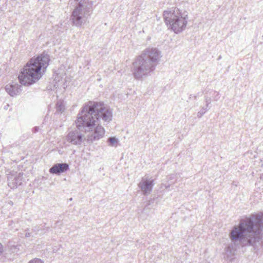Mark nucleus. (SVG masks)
<instances>
[{"mask_svg": "<svg viewBox=\"0 0 263 263\" xmlns=\"http://www.w3.org/2000/svg\"><path fill=\"white\" fill-rule=\"evenodd\" d=\"M112 111L102 102H89L78 115L76 121L77 127L88 133V141L93 142L102 138L104 128L100 125L101 121L109 123L112 120Z\"/></svg>", "mask_w": 263, "mask_h": 263, "instance_id": "1", "label": "nucleus"}, {"mask_svg": "<svg viewBox=\"0 0 263 263\" xmlns=\"http://www.w3.org/2000/svg\"><path fill=\"white\" fill-rule=\"evenodd\" d=\"M263 234V213L252 215L240 220L238 226L234 227L230 233L231 240L239 242L243 247L252 246L258 250L261 246Z\"/></svg>", "mask_w": 263, "mask_h": 263, "instance_id": "2", "label": "nucleus"}, {"mask_svg": "<svg viewBox=\"0 0 263 263\" xmlns=\"http://www.w3.org/2000/svg\"><path fill=\"white\" fill-rule=\"evenodd\" d=\"M49 62V57L45 52L31 59L18 76L20 83L28 86L35 83L42 77Z\"/></svg>", "mask_w": 263, "mask_h": 263, "instance_id": "3", "label": "nucleus"}, {"mask_svg": "<svg viewBox=\"0 0 263 263\" xmlns=\"http://www.w3.org/2000/svg\"><path fill=\"white\" fill-rule=\"evenodd\" d=\"M163 19L168 29L174 33H180L186 28L187 12L177 8H172L163 12Z\"/></svg>", "mask_w": 263, "mask_h": 263, "instance_id": "4", "label": "nucleus"}, {"mask_svg": "<svg viewBox=\"0 0 263 263\" xmlns=\"http://www.w3.org/2000/svg\"><path fill=\"white\" fill-rule=\"evenodd\" d=\"M143 57L141 55L138 57L133 65V74L138 80H142L144 78L150 76L156 69L155 65Z\"/></svg>", "mask_w": 263, "mask_h": 263, "instance_id": "5", "label": "nucleus"}, {"mask_svg": "<svg viewBox=\"0 0 263 263\" xmlns=\"http://www.w3.org/2000/svg\"><path fill=\"white\" fill-rule=\"evenodd\" d=\"M75 7L72 11L71 18L74 25L80 27L85 22V15H89L87 10L88 0H74Z\"/></svg>", "mask_w": 263, "mask_h": 263, "instance_id": "6", "label": "nucleus"}, {"mask_svg": "<svg viewBox=\"0 0 263 263\" xmlns=\"http://www.w3.org/2000/svg\"><path fill=\"white\" fill-rule=\"evenodd\" d=\"M140 55L148 60L155 67H156L162 57L161 51L154 47H148L145 49Z\"/></svg>", "mask_w": 263, "mask_h": 263, "instance_id": "7", "label": "nucleus"}, {"mask_svg": "<svg viewBox=\"0 0 263 263\" xmlns=\"http://www.w3.org/2000/svg\"><path fill=\"white\" fill-rule=\"evenodd\" d=\"M155 183L154 179L152 178L143 177L141 181L138 184V186L140 188L144 195H149L152 191Z\"/></svg>", "mask_w": 263, "mask_h": 263, "instance_id": "8", "label": "nucleus"}, {"mask_svg": "<svg viewBox=\"0 0 263 263\" xmlns=\"http://www.w3.org/2000/svg\"><path fill=\"white\" fill-rule=\"evenodd\" d=\"M22 173L13 172L8 174V185L11 189L16 188L22 184Z\"/></svg>", "mask_w": 263, "mask_h": 263, "instance_id": "9", "label": "nucleus"}, {"mask_svg": "<svg viewBox=\"0 0 263 263\" xmlns=\"http://www.w3.org/2000/svg\"><path fill=\"white\" fill-rule=\"evenodd\" d=\"M67 141L73 145H80L83 140L82 135L77 130L70 132L66 136Z\"/></svg>", "mask_w": 263, "mask_h": 263, "instance_id": "10", "label": "nucleus"}, {"mask_svg": "<svg viewBox=\"0 0 263 263\" xmlns=\"http://www.w3.org/2000/svg\"><path fill=\"white\" fill-rule=\"evenodd\" d=\"M6 91L12 97L20 94L21 86L16 83L7 84L5 87Z\"/></svg>", "mask_w": 263, "mask_h": 263, "instance_id": "11", "label": "nucleus"}, {"mask_svg": "<svg viewBox=\"0 0 263 263\" xmlns=\"http://www.w3.org/2000/svg\"><path fill=\"white\" fill-rule=\"evenodd\" d=\"M69 166L67 163H58L53 165L50 169L51 174L59 175L68 170Z\"/></svg>", "mask_w": 263, "mask_h": 263, "instance_id": "12", "label": "nucleus"}, {"mask_svg": "<svg viewBox=\"0 0 263 263\" xmlns=\"http://www.w3.org/2000/svg\"><path fill=\"white\" fill-rule=\"evenodd\" d=\"M56 108L58 112L62 113L65 109V106L63 102L61 101H58L56 105Z\"/></svg>", "mask_w": 263, "mask_h": 263, "instance_id": "13", "label": "nucleus"}, {"mask_svg": "<svg viewBox=\"0 0 263 263\" xmlns=\"http://www.w3.org/2000/svg\"><path fill=\"white\" fill-rule=\"evenodd\" d=\"M108 142H109V146L116 147L118 142V140L116 137H112L108 139Z\"/></svg>", "mask_w": 263, "mask_h": 263, "instance_id": "14", "label": "nucleus"}, {"mask_svg": "<svg viewBox=\"0 0 263 263\" xmlns=\"http://www.w3.org/2000/svg\"><path fill=\"white\" fill-rule=\"evenodd\" d=\"M28 263H44V262L41 259L35 258L30 260Z\"/></svg>", "mask_w": 263, "mask_h": 263, "instance_id": "15", "label": "nucleus"}, {"mask_svg": "<svg viewBox=\"0 0 263 263\" xmlns=\"http://www.w3.org/2000/svg\"><path fill=\"white\" fill-rule=\"evenodd\" d=\"M232 254L231 250L230 247H228L226 250V254L227 257H229Z\"/></svg>", "mask_w": 263, "mask_h": 263, "instance_id": "16", "label": "nucleus"}, {"mask_svg": "<svg viewBox=\"0 0 263 263\" xmlns=\"http://www.w3.org/2000/svg\"><path fill=\"white\" fill-rule=\"evenodd\" d=\"M205 101L206 102V104H209L211 103V98L208 97H205Z\"/></svg>", "mask_w": 263, "mask_h": 263, "instance_id": "17", "label": "nucleus"}, {"mask_svg": "<svg viewBox=\"0 0 263 263\" xmlns=\"http://www.w3.org/2000/svg\"><path fill=\"white\" fill-rule=\"evenodd\" d=\"M202 108L204 109L205 111H208L210 109V106L208 105V104H205V105L202 106L201 107Z\"/></svg>", "mask_w": 263, "mask_h": 263, "instance_id": "18", "label": "nucleus"}, {"mask_svg": "<svg viewBox=\"0 0 263 263\" xmlns=\"http://www.w3.org/2000/svg\"><path fill=\"white\" fill-rule=\"evenodd\" d=\"M59 248H60V246H54V247H53V251L54 252H57L58 250L59 249Z\"/></svg>", "mask_w": 263, "mask_h": 263, "instance_id": "19", "label": "nucleus"}, {"mask_svg": "<svg viewBox=\"0 0 263 263\" xmlns=\"http://www.w3.org/2000/svg\"><path fill=\"white\" fill-rule=\"evenodd\" d=\"M204 114H203V112H201L200 111H199L197 113V117L198 118H201Z\"/></svg>", "mask_w": 263, "mask_h": 263, "instance_id": "20", "label": "nucleus"}, {"mask_svg": "<svg viewBox=\"0 0 263 263\" xmlns=\"http://www.w3.org/2000/svg\"><path fill=\"white\" fill-rule=\"evenodd\" d=\"M194 98V99H196V96L191 95L190 96V98L191 99V98Z\"/></svg>", "mask_w": 263, "mask_h": 263, "instance_id": "21", "label": "nucleus"}, {"mask_svg": "<svg viewBox=\"0 0 263 263\" xmlns=\"http://www.w3.org/2000/svg\"><path fill=\"white\" fill-rule=\"evenodd\" d=\"M199 111H200L201 112H203V114H204L206 112V111H205V110H204V109L202 108L200 109Z\"/></svg>", "mask_w": 263, "mask_h": 263, "instance_id": "22", "label": "nucleus"}, {"mask_svg": "<svg viewBox=\"0 0 263 263\" xmlns=\"http://www.w3.org/2000/svg\"><path fill=\"white\" fill-rule=\"evenodd\" d=\"M199 111H200L201 112H203V114H204L206 112V111H205V110H204V109L202 108L200 109Z\"/></svg>", "mask_w": 263, "mask_h": 263, "instance_id": "23", "label": "nucleus"}, {"mask_svg": "<svg viewBox=\"0 0 263 263\" xmlns=\"http://www.w3.org/2000/svg\"><path fill=\"white\" fill-rule=\"evenodd\" d=\"M25 236L26 237H29L30 236V234L29 233H26Z\"/></svg>", "mask_w": 263, "mask_h": 263, "instance_id": "24", "label": "nucleus"}, {"mask_svg": "<svg viewBox=\"0 0 263 263\" xmlns=\"http://www.w3.org/2000/svg\"><path fill=\"white\" fill-rule=\"evenodd\" d=\"M2 252H3L2 245H1V243H0V253H2Z\"/></svg>", "mask_w": 263, "mask_h": 263, "instance_id": "25", "label": "nucleus"}, {"mask_svg": "<svg viewBox=\"0 0 263 263\" xmlns=\"http://www.w3.org/2000/svg\"><path fill=\"white\" fill-rule=\"evenodd\" d=\"M34 129H35V131H37V129H38V127H35L34 128Z\"/></svg>", "mask_w": 263, "mask_h": 263, "instance_id": "26", "label": "nucleus"}]
</instances>
